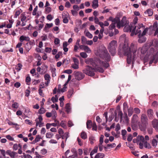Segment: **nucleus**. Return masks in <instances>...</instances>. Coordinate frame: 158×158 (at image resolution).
<instances>
[{
  "mask_svg": "<svg viewBox=\"0 0 158 158\" xmlns=\"http://www.w3.org/2000/svg\"><path fill=\"white\" fill-rule=\"evenodd\" d=\"M104 136L103 135H101L100 138L99 140V144L100 145H102L103 142V138Z\"/></svg>",
  "mask_w": 158,
  "mask_h": 158,
  "instance_id": "obj_44",
  "label": "nucleus"
},
{
  "mask_svg": "<svg viewBox=\"0 0 158 158\" xmlns=\"http://www.w3.org/2000/svg\"><path fill=\"white\" fill-rule=\"evenodd\" d=\"M45 9L46 11L48 13H50L51 11V9L49 7H47Z\"/></svg>",
  "mask_w": 158,
  "mask_h": 158,
  "instance_id": "obj_62",
  "label": "nucleus"
},
{
  "mask_svg": "<svg viewBox=\"0 0 158 158\" xmlns=\"http://www.w3.org/2000/svg\"><path fill=\"white\" fill-rule=\"evenodd\" d=\"M74 74L75 79L78 81L82 79L84 77V75L80 72L75 71Z\"/></svg>",
  "mask_w": 158,
  "mask_h": 158,
  "instance_id": "obj_10",
  "label": "nucleus"
},
{
  "mask_svg": "<svg viewBox=\"0 0 158 158\" xmlns=\"http://www.w3.org/2000/svg\"><path fill=\"white\" fill-rule=\"evenodd\" d=\"M43 120V118L42 116L41 115H40L39 116L38 118H36L35 121L36 122V124L35 125L36 127H37L39 125V123H41L42 122Z\"/></svg>",
  "mask_w": 158,
  "mask_h": 158,
  "instance_id": "obj_16",
  "label": "nucleus"
},
{
  "mask_svg": "<svg viewBox=\"0 0 158 158\" xmlns=\"http://www.w3.org/2000/svg\"><path fill=\"white\" fill-rule=\"evenodd\" d=\"M104 156V155L102 153H97L94 158H103Z\"/></svg>",
  "mask_w": 158,
  "mask_h": 158,
  "instance_id": "obj_24",
  "label": "nucleus"
},
{
  "mask_svg": "<svg viewBox=\"0 0 158 158\" xmlns=\"http://www.w3.org/2000/svg\"><path fill=\"white\" fill-rule=\"evenodd\" d=\"M84 51L87 53H90L91 52V50L87 46H86L85 48L84 49Z\"/></svg>",
  "mask_w": 158,
  "mask_h": 158,
  "instance_id": "obj_40",
  "label": "nucleus"
},
{
  "mask_svg": "<svg viewBox=\"0 0 158 158\" xmlns=\"http://www.w3.org/2000/svg\"><path fill=\"white\" fill-rule=\"evenodd\" d=\"M138 26H133L131 24L130 25H127L125 26L123 30L124 32H131V35L132 36L135 33Z\"/></svg>",
  "mask_w": 158,
  "mask_h": 158,
  "instance_id": "obj_7",
  "label": "nucleus"
},
{
  "mask_svg": "<svg viewBox=\"0 0 158 158\" xmlns=\"http://www.w3.org/2000/svg\"><path fill=\"white\" fill-rule=\"evenodd\" d=\"M128 115L129 116H131L133 113V109L132 108H130L128 110Z\"/></svg>",
  "mask_w": 158,
  "mask_h": 158,
  "instance_id": "obj_29",
  "label": "nucleus"
},
{
  "mask_svg": "<svg viewBox=\"0 0 158 158\" xmlns=\"http://www.w3.org/2000/svg\"><path fill=\"white\" fill-rule=\"evenodd\" d=\"M94 23L95 24H98L100 22L99 21V19L97 18V17H94Z\"/></svg>",
  "mask_w": 158,
  "mask_h": 158,
  "instance_id": "obj_61",
  "label": "nucleus"
},
{
  "mask_svg": "<svg viewBox=\"0 0 158 158\" xmlns=\"http://www.w3.org/2000/svg\"><path fill=\"white\" fill-rule=\"evenodd\" d=\"M85 63L88 64H91L94 67L103 66L106 68L109 66V64L106 62L102 61L98 58L93 60L92 58H88L85 60Z\"/></svg>",
  "mask_w": 158,
  "mask_h": 158,
  "instance_id": "obj_2",
  "label": "nucleus"
},
{
  "mask_svg": "<svg viewBox=\"0 0 158 158\" xmlns=\"http://www.w3.org/2000/svg\"><path fill=\"white\" fill-rule=\"evenodd\" d=\"M21 22L24 21L26 19L27 17L24 15L22 14L21 15Z\"/></svg>",
  "mask_w": 158,
  "mask_h": 158,
  "instance_id": "obj_46",
  "label": "nucleus"
},
{
  "mask_svg": "<svg viewBox=\"0 0 158 158\" xmlns=\"http://www.w3.org/2000/svg\"><path fill=\"white\" fill-rule=\"evenodd\" d=\"M94 67L92 68L89 65H87L85 68L83 70V72L86 75L92 77L94 75L95 72L99 71L100 72L102 73L104 71L103 69L100 67Z\"/></svg>",
  "mask_w": 158,
  "mask_h": 158,
  "instance_id": "obj_4",
  "label": "nucleus"
},
{
  "mask_svg": "<svg viewBox=\"0 0 158 158\" xmlns=\"http://www.w3.org/2000/svg\"><path fill=\"white\" fill-rule=\"evenodd\" d=\"M144 147L146 148H151V146L149 143H148L146 141L144 143Z\"/></svg>",
  "mask_w": 158,
  "mask_h": 158,
  "instance_id": "obj_51",
  "label": "nucleus"
},
{
  "mask_svg": "<svg viewBox=\"0 0 158 158\" xmlns=\"http://www.w3.org/2000/svg\"><path fill=\"white\" fill-rule=\"evenodd\" d=\"M60 40L59 38H56L54 40V43L55 44H58L60 43Z\"/></svg>",
  "mask_w": 158,
  "mask_h": 158,
  "instance_id": "obj_59",
  "label": "nucleus"
},
{
  "mask_svg": "<svg viewBox=\"0 0 158 158\" xmlns=\"http://www.w3.org/2000/svg\"><path fill=\"white\" fill-rule=\"evenodd\" d=\"M53 135V134L52 132H47L46 134V137L47 138L51 139Z\"/></svg>",
  "mask_w": 158,
  "mask_h": 158,
  "instance_id": "obj_27",
  "label": "nucleus"
},
{
  "mask_svg": "<svg viewBox=\"0 0 158 158\" xmlns=\"http://www.w3.org/2000/svg\"><path fill=\"white\" fill-rule=\"evenodd\" d=\"M62 18H63V22L65 23H67L68 22L69 20L67 17H64V15L62 16Z\"/></svg>",
  "mask_w": 158,
  "mask_h": 158,
  "instance_id": "obj_42",
  "label": "nucleus"
},
{
  "mask_svg": "<svg viewBox=\"0 0 158 158\" xmlns=\"http://www.w3.org/2000/svg\"><path fill=\"white\" fill-rule=\"evenodd\" d=\"M116 23L112 22V24L109 26V29L110 30H112L114 29L115 27V24Z\"/></svg>",
  "mask_w": 158,
  "mask_h": 158,
  "instance_id": "obj_37",
  "label": "nucleus"
},
{
  "mask_svg": "<svg viewBox=\"0 0 158 158\" xmlns=\"http://www.w3.org/2000/svg\"><path fill=\"white\" fill-rule=\"evenodd\" d=\"M158 26V23L157 22H155L153 25L152 30H155Z\"/></svg>",
  "mask_w": 158,
  "mask_h": 158,
  "instance_id": "obj_58",
  "label": "nucleus"
},
{
  "mask_svg": "<svg viewBox=\"0 0 158 158\" xmlns=\"http://www.w3.org/2000/svg\"><path fill=\"white\" fill-rule=\"evenodd\" d=\"M116 23L117 27L118 28H120L121 27H123L128 24V23L127 21V18L125 16L123 18L122 20L121 21H120L119 19V20Z\"/></svg>",
  "mask_w": 158,
  "mask_h": 158,
  "instance_id": "obj_9",
  "label": "nucleus"
},
{
  "mask_svg": "<svg viewBox=\"0 0 158 158\" xmlns=\"http://www.w3.org/2000/svg\"><path fill=\"white\" fill-rule=\"evenodd\" d=\"M98 147H96L90 153V156H93L94 153L97 152Z\"/></svg>",
  "mask_w": 158,
  "mask_h": 158,
  "instance_id": "obj_32",
  "label": "nucleus"
},
{
  "mask_svg": "<svg viewBox=\"0 0 158 158\" xmlns=\"http://www.w3.org/2000/svg\"><path fill=\"white\" fill-rule=\"evenodd\" d=\"M157 141L155 139H153L152 141V144L153 146L154 147H156L157 145Z\"/></svg>",
  "mask_w": 158,
  "mask_h": 158,
  "instance_id": "obj_41",
  "label": "nucleus"
},
{
  "mask_svg": "<svg viewBox=\"0 0 158 158\" xmlns=\"http://www.w3.org/2000/svg\"><path fill=\"white\" fill-rule=\"evenodd\" d=\"M132 136L131 134H129L127 138V140L128 141L131 142V141L132 139Z\"/></svg>",
  "mask_w": 158,
  "mask_h": 158,
  "instance_id": "obj_54",
  "label": "nucleus"
},
{
  "mask_svg": "<svg viewBox=\"0 0 158 158\" xmlns=\"http://www.w3.org/2000/svg\"><path fill=\"white\" fill-rule=\"evenodd\" d=\"M52 51V48H50L46 47L45 48V51L46 52L50 53Z\"/></svg>",
  "mask_w": 158,
  "mask_h": 158,
  "instance_id": "obj_63",
  "label": "nucleus"
},
{
  "mask_svg": "<svg viewBox=\"0 0 158 158\" xmlns=\"http://www.w3.org/2000/svg\"><path fill=\"white\" fill-rule=\"evenodd\" d=\"M138 117L137 114H135L133 116V118L132 119V122L133 123H135L137 120Z\"/></svg>",
  "mask_w": 158,
  "mask_h": 158,
  "instance_id": "obj_25",
  "label": "nucleus"
},
{
  "mask_svg": "<svg viewBox=\"0 0 158 158\" xmlns=\"http://www.w3.org/2000/svg\"><path fill=\"white\" fill-rule=\"evenodd\" d=\"M73 8L75 10H76L77 11H78L80 10V8L79 6L77 5H74L73 6Z\"/></svg>",
  "mask_w": 158,
  "mask_h": 158,
  "instance_id": "obj_56",
  "label": "nucleus"
},
{
  "mask_svg": "<svg viewBox=\"0 0 158 158\" xmlns=\"http://www.w3.org/2000/svg\"><path fill=\"white\" fill-rule=\"evenodd\" d=\"M140 118L141 123L139 125V128L141 131H144L148 124V119L147 115L143 114H141Z\"/></svg>",
  "mask_w": 158,
  "mask_h": 158,
  "instance_id": "obj_5",
  "label": "nucleus"
},
{
  "mask_svg": "<svg viewBox=\"0 0 158 158\" xmlns=\"http://www.w3.org/2000/svg\"><path fill=\"white\" fill-rule=\"evenodd\" d=\"M6 153L9 155L12 158H14L17 153L15 151H11L10 150H7Z\"/></svg>",
  "mask_w": 158,
  "mask_h": 158,
  "instance_id": "obj_13",
  "label": "nucleus"
},
{
  "mask_svg": "<svg viewBox=\"0 0 158 158\" xmlns=\"http://www.w3.org/2000/svg\"><path fill=\"white\" fill-rule=\"evenodd\" d=\"M23 154H24V155H22L21 156V157L22 158H32V157L30 155H26L24 153H23Z\"/></svg>",
  "mask_w": 158,
  "mask_h": 158,
  "instance_id": "obj_38",
  "label": "nucleus"
},
{
  "mask_svg": "<svg viewBox=\"0 0 158 158\" xmlns=\"http://www.w3.org/2000/svg\"><path fill=\"white\" fill-rule=\"evenodd\" d=\"M81 137L83 139H85L87 138V136L86 133L85 132H82L81 133Z\"/></svg>",
  "mask_w": 158,
  "mask_h": 158,
  "instance_id": "obj_31",
  "label": "nucleus"
},
{
  "mask_svg": "<svg viewBox=\"0 0 158 158\" xmlns=\"http://www.w3.org/2000/svg\"><path fill=\"white\" fill-rule=\"evenodd\" d=\"M65 108L66 109V111L69 113L70 110V104L68 103L66 104Z\"/></svg>",
  "mask_w": 158,
  "mask_h": 158,
  "instance_id": "obj_30",
  "label": "nucleus"
},
{
  "mask_svg": "<svg viewBox=\"0 0 158 158\" xmlns=\"http://www.w3.org/2000/svg\"><path fill=\"white\" fill-rule=\"evenodd\" d=\"M18 144L17 143H15L13 145L12 148L14 151L17 150L19 148Z\"/></svg>",
  "mask_w": 158,
  "mask_h": 158,
  "instance_id": "obj_50",
  "label": "nucleus"
},
{
  "mask_svg": "<svg viewBox=\"0 0 158 158\" xmlns=\"http://www.w3.org/2000/svg\"><path fill=\"white\" fill-rule=\"evenodd\" d=\"M158 60V50L156 53V54L153 56V57H152L151 59L150 60L149 64H151L153 62H154V63H156Z\"/></svg>",
  "mask_w": 158,
  "mask_h": 158,
  "instance_id": "obj_11",
  "label": "nucleus"
},
{
  "mask_svg": "<svg viewBox=\"0 0 158 158\" xmlns=\"http://www.w3.org/2000/svg\"><path fill=\"white\" fill-rule=\"evenodd\" d=\"M147 114L150 118H152L153 117V111L151 109H149L147 111Z\"/></svg>",
  "mask_w": 158,
  "mask_h": 158,
  "instance_id": "obj_20",
  "label": "nucleus"
},
{
  "mask_svg": "<svg viewBox=\"0 0 158 158\" xmlns=\"http://www.w3.org/2000/svg\"><path fill=\"white\" fill-rule=\"evenodd\" d=\"M137 27V28L135 34V35L138 34V36L139 39L138 40V42L140 43L144 42L146 40V38L144 36L148 31V28H145L141 33V30H143L144 29L143 24H138V26Z\"/></svg>",
  "mask_w": 158,
  "mask_h": 158,
  "instance_id": "obj_3",
  "label": "nucleus"
},
{
  "mask_svg": "<svg viewBox=\"0 0 158 158\" xmlns=\"http://www.w3.org/2000/svg\"><path fill=\"white\" fill-rule=\"evenodd\" d=\"M44 24H39V27H36V29L37 30H40L43 27Z\"/></svg>",
  "mask_w": 158,
  "mask_h": 158,
  "instance_id": "obj_52",
  "label": "nucleus"
},
{
  "mask_svg": "<svg viewBox=\"0 0 158 158\" xmlns=\"http://www.w3.org/2000/svg\"><path fill=\"white\" fill-rule=\"evenodd\" d=\"M79 64L74 63L72 64L71 67L75 69H77L79 68Z\"/></svg>",
  "mask_w": 158,
  "mask_h": 158,
  "instance_id": "obj_34",
  "label": "nucleus"
},
{
  "mask_svg": "<svg viewBox=\"0 0 158 158\" xmlns=\"http://www.w3.org/2000/svg\"><path fill=\"white\" fill-rule=\"evenodd\" d=\"M6 138L8 139L10 141H14V138L12 137L10 135H6Z\"/></svg>",
  "mask_w": 158,
  "mask_h": 158,
  "instance_id": "obj_49",
  "label": "nucleus"
},
{
  "mask_svg": "<svg viewBox=\"0 0 158 158\" xmlns=\"http://www.w3.org/2000/svg\"><path fill=\"white\" fill-rule=\"evenodd\" d=\"M99 56L101 58L105 59L107 61L110 60V56L106 49H104L101 51L99 54Z\"/></svg>",
  "mask_w": 158,
  "mask_h": 158,
  "instance_id": "obj_8",
  "label": "nucleus"
},
{
  "mask_svg": "<svg viewBox=\"0 0 158 158\" xmlns=\"http://www.w3.org/2000/svg\"><path fill=\"white\" fill-rule=\"evenodd\" d=\"M51 100L53 103L57 102L58 101V98L57 95H55V97H52Z\"/></svg>",
  "mask_w": 158,
  "mask_h": 158,
  "instance_id": "obj_36",
  "label": "nucleus"
},
{
  "mask_svg": "<svg viewBox=\"0 0 158 158\" xmlns=\"http://www.w3.org/2000/svg\"><path fill=\"white\" fill-rule=\"evenodd\" d=\"M22 66L23 65L19 63L16 66L15 69L18 71H19L21 69Z\"/></svg>",
  "mask_w": 158,
  "mask_h": 158,
  "instance_id": "obj_28",
  "label": "nucleus"
},
{
  "mask_svg": "<svg viewBox=\"0 0 158 158\" xmlns=\"http://www.w3.org/2000/svg\"><path fill=\"white\" fill-rule=\"evenodd\" d=\"M155 52L154 49L152 48H151L149 49V51L147 52V55L145 57L144 59H149L151 55H152L153 53Z\"/></svg>",
  "mask_w": 158,
  "mask_h": 158,
  "instance_id": "obj_12",
  "label": "nucleus"
},
{
  "mask_svg": "<svg viewBox=\"0 0 158 158\" xmlns=\"http://www.w3.org/2000/svg\"><path fill=\"white\" fill-rule=\"evenodd\" d=\"M47 18L49 21H51L53 19V17L51 14H49L47 16Z\"/></svg>",
  "mask_w": 158,
  "mask_h": 158,
  "instance_id": "obj_64",
  "label": "nucleus"
},
{
  "mask_svg": "<svg viewBox=\"0 0 158 158\" xmlns=\"http://www.w3.org/2000/svg\"><path fill=\"white\" fill-rule=\"evenodd\" d=\"M87 127L90 129L92 127V123L91 121L88 120L86 123Z\"/></svg>",
  "mask_w": 158,
  "mask_h": 158,
  "instance_id": "obj_26",
  "label": "nucleus"
},
{
  "mask_svg": "<svg viewBox=\"0 0 158 158\" xmlns=\"http://www.w3.org/2000/svg\"><path fill=\"white\" fill-rule=\"evenodd\" d=\"M138 51L140 52L141 54H144L147 51V47L146 46H144L142 48H140L138 49Z\"/></svg>",
  "mask_w": 158,
  "mask_h": 158,
  "instance_id": "obj_15",
  "label": "nucleus"
},
{
  "mask_svg": "<svg viewBox=\"0 0 158 158\" xmlns=\"http://www.w3.org/2000/svg\"><path fill=\"white\" fill-rule=\"evenodd\" d=\"M98 6V0H94L92 2V7L95 9Z\"/></svg>",
  "mask_w": 158,
  "mask_h": 158,
  "instance_id": "obj_17",
  "label": "nucleus"
},
{
  "mask_svg": "<svg viewBox=\"0 0 158 158\" xmlns=\"http://www.w3.org/2000/svg\"><path fill=\"white\" fill-rule=\"evenodd\" d=\"M137 46L136 44L131 43L130 47L124 45L123 48V52L124 55L127 56V63L128 64H131L132 62V54H133L132 59L134 61L136 57L138 56L139 54H136L137 50Z\"/></svg>",
  "mask_w": 158,
  "mask_h": 158,
  "instance_id": "obj_1",
  "label": "nucleus"
},
{
  "mask_svg": "<svg viewBox=\"0 0 158 158\" xmlns=\"http://www.w3.org/2000/svg\"><path fill=\"white\" fill-rule=\"evenodd\" d=\"M44 79L45 80L48 81L50 80V77L49 74H46L44 76Z\"/></svg>",
  "mask_w": 158,
  "mask_h": 158,
  "instance_id": "obj_47",
  "label": "nucleus"
},
{
  "mask_svg": "<svg viewBox=\"0 0 158 158\" xmlns=\"http://www.w3.org/2000/svg\"><path fill=\"white\" fill-rule=\"evenodd\" d=\"M73 93V89L71 88L69 90L68 92L67 97L68 98H70L72 96Z\"/></svg>",
  "mask_w": 158,
  "mask_h": 158,
  "instance_id": "obj_21",
  "label": "nucleus"
},
{
  "mask_svg": "<svg viewBox=\"0 0 158 158\" xmlns=\"http://www.w3.org/2000/svg\"><path fill=\"white\" fill-rule=\"evenodd\" d=\"M152 127L156 130H158V120L154 119L152 121Z\"/></svg>",
  "mask_w": 158,
  "mask_h": 158,
  "instance_id": "obj_14",
  "label": "nucleus"
},
{
  "mask_svg": "<svg viewBox=\"0 0 158 158\" xmlns=\"http://www.w3.org/2000/svg\"><path fill=\"white\" fill-rule=\"evenodd\" d=\"M20 40L21 42H22L23 40H26L28 41L30 40V38L28 37L25 36L24 35H22L20 37Z\"/></svg>",
  "mask_w": 158,
  "mask_h": 158,
  "instance_id": "obj_19",
  "label": "nucleus"
},
{
  "mask_svg": "<svg viewBox=\"0 0 158 158\" xmlns=\"http://www.w3.org/2000/svg\"><path fill=\"white\" fill-rule=\"evenodd\" d=\"M69 137V133L67 132H65L64 134L61 135V138L62 139H64L65 138V142L66 141L67 139Z\"/></svg>",
  "mask_w": 158,
  "mask_h": 158,
  "instance_id": "obj_22",
  "label": "nucleus"
},
{
  "mask_svg": "<svg viewBox=\"0 0 158 158\" xmlns=\"http://www.w3.org/2000/svg\"><path fill=\"white\" fill-rule=\"evenodd\" d=\"M46 111L45 109L43 107H41L39 110L38 113L40 114H44Z\"/></svg>",
  "mask_w": 158,
  "mask_h": 158,
  "instance_id": "obj_33",
  "label": "nucleus"
},
{
  "mask_svg": "<svg viewBox=\"0 0 158 158\" xmlns=\"http://www.w3.org/2000/svg\"><path fill=\"white\" fill-rule=\"evenodd\" d=\"M38 9V6H36L35 8L34 9L32 15H36V12Z\"/></svg>",
  "mask_w": 158,
  "mask_h": 158,
  "instance_id": "obj_53",
  "label": "nucleus"
},
{
  "mask_svg": "<svg viewBox=\"0 0 158 158\" xmlns=\"http://www.w3.org/2000/svg\"><path fill=\"white\" fill-rule=\"evenodd\" d=\"M117 47V42L115 40H112L109 44L108 49L112 56H114L116 52V48Z\"/></svg>",
  "mask_w": 158,
  "mask_h": 158,
  "instance_id": "obj_6",
  "label": "nucleus"
},
{
  "mask_svg": "<svg viewBox=\"0 0 158 158\" xmlns=\"http://www.w3.org/2000/svg\"><path fill=\"white\" fill-rule=\"evenodd\" d=\"M19 105L17 102H15L12 105V107L14 108L17 109Z\"/></svg>",
  "mask_w": 158,
  "mask_h": 158,
  "instance_id": "obj_48",
  "label": "nucleus"
},
{
  "mask_svg": "<svg viewBox=\"0 0 158 158\" xmlns=\"http://www.w3.org/2000/svg\"><path fill=\"white\" fill-rule=\"evenodd\" d=\"M144 138L143 136H138L137 137V143L141 142L144 143L145 142Z\"/></svg>",
  "mask_w": 158,
  "mask_h": 158,
  "instance_id": "obj_18",
  "label": "nucleus"
},
{
  "mask_svg": "<svg viewBox=\"0 0 158 158\" xmlns=\"http://www.w3.org/2000/svg\"><path fill=\"white\" fill-rule=\"evenodd\" d=\"M81 42L82 44L86 43L87 41L86 38L84 36H82L81 37Z\"/></svg>",
  "mask_w": 158,
  "mask_h": 158,
  "instance_id": "obj_35",
  "label": "nucleus"
},
{
  "mask_svg": "<svg viewBox=\"0 0 158 158\" xmlns=\"http://www.w3.org/2000/svg\"><path fill=\"white\" fill-rule=\"evenodd\" d=\"M86 35L89 38H92V35L89 32H87L86 33Z\"/></svg>",
  "mask_w": 158,
  "mask_h": 158,
  "instance_id": "obj_57",
  "label": "nucleus"
},
{
  "mask_svg": "<svg viewBox=\"0 0 158 158\" xmlns=\"http://www.w3.org/2000/svg\"><path fill=\"white\" fill-rule=\"evenodd\" d=\"M108 20L112 21V22L116 23L118 22V21L119 20V18H117L113 19L112 17H110Z\"/></svg>",
  "mask_w": 158,
  "mask_h": 158,
  "instance_id": "obj_23",
  "label": "nucleus"
},
{
  "mask_svg": "<svg viewBox=\"0 0 158 158\" xmlns=\"http://www.w3.org/2000/svg\"><path fill=\"white\" fill-rule=\"evenodd\" d=\"M147 13L149 16H151L153 14L152 10L151 9H148L146 12Z\"/></svg>",
  "mask_w": 158,
  "mask_h": 158,
  "instance_id": "obj_43",
  "label": "nucleus"
},
{
  "mask_svg": "<svg viewBox=\"0 0 158 158\" xmlns=\"http://www.w3.org/2000/svg\"><path fill=\"white\" fill-rule=\"evenodd\" d=\"M118 116L120 118V121H122V120L123 115V114L122 111H118Z\"/></svg>",
  "mask_w": 158,
  "mask_h": 158,
  "instance_id": "obj_45",
  "label": "nucleus"
},
{
  "mask_svg": "<svg viewBox=\"0 0 158 158\" xmlns=\"http://www.w3.org/2000/svg\"><path fill=\"white\" fill-rule=\"evenodd\" d=\"M134 111L135 113L137 114H139L140 112V110L138 108H134Z\"/></svg>",
  "mask_w": 158,
  "mask_h": 158,
  "instance_id": "obj_55",
  "label": "nucleus"
},
{
  "mask_svg": "<svg viewBox=\"0 0 158 158\" xmlns=\"http://www.w3.org/2000/svg\"><path fill=\"white\" fill-rule=\"evenodd\" d=\"M41 139V137L39 135H37L36 136V137L35 139V141L38 142L40 141Z\"/></svg>",
  "mask_w": 158,
  "mask_h": 158,
  "instance_id": "obj_60",
  "label": "nucleus"
},
{
  "mask_svg": "<svg viewBox=\"0 0 158 158\" xmlns=\"http://www.w3.org/2000/svg\"><path fill=\"white\" fill-rule=\"evenodd\" d=\"M80 56L84 58H86L87 57V55L85 52H81L80 53Z\"/></svg>",
  "mask_w": 158,
  "mask_h": 158,
  "instance_id": "obj_39",
  "label": "nucleus"
}]
</instances>
